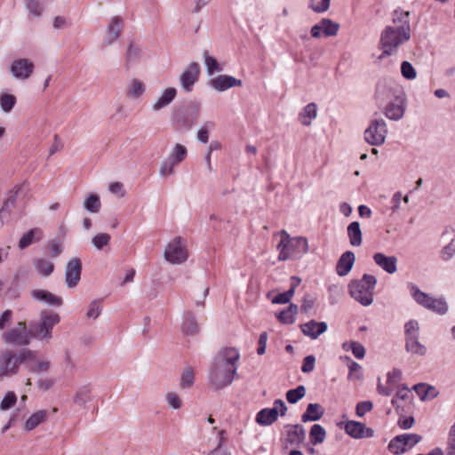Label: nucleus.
I'll use <instances>...</instances> for the list:
<instances>
[{
	"label": "nucleus",
	"mask_w": 455,
	"mask_h": 455,
	"mask_svg": "<svg viewBox=\"0 0 455 455\" xmlns=\"http://www.w3.org/2000/svg\"><path fill=\"white\" fill-rule=\"evenodd\" d=\"M405 349L409 353L419 355H425L427 353V348L419 342V336H411L405 339Z\"/></svg>",
	"instance_id": "35"
},
{
	"label": "nucleus",
	"mask_w": 455,
	"mask_h": 455,
	"mask_svg": "<svg viewBox=\"0 0 455 455\" xmlns=\"http://www.w3.org/2000/svg\"><path fill=\"white\" fill-rule=\"evenodd\" d=\"M204 60L208 75H212L214 72L222 71V67L218 63L216 59L210 56L207 52H204Z\"/></svg>",
	"instance_id": "46"
},
{
	"label": "nucleus",
	"mask_w": 455,
	"mask_h": 455,
	"mask_svg": "<svg viewBox=\"0 0 455 455\" xmlns=\"http://www.w3.org/2000/svg\"><path fill=\"white\" fill-rule=\"evenodd\" d=\"M344 429L348 435L355 439L371 438L374 435L372 428L367 427L363 423L358 421H347Z\"/></svg>",
	"instance_id": "18"
},
{
	"label": "nucleus",
	"mask_w": 455,
	"mask_h": 455,
	"mask_svg": "<svg viewBox=\"0 0 455 455\" xmlns=\"http://www.w3.org/2000/svg\"><path fill=\"white\" fill-rule=\"evenodd\" d=\"M110 239L111 236L108 233H100L92 238V243L96 249L101 250L109 243Z\"/></svg>",
	"instance_id": "53"
},
{
	"label": "nucleus",
	"mask_w": 455,
	"mask_h": 455,
	"mask_svg": "<svg viewBox=\"0 0 455 455\" xmlns=\"http://www.w3.org/2000/svg\"><path fill=\"white\" fill-rule=\"evenodd\" d=\"M195 383V372L194 370L188 366L186 367L180 375V387L181 389H187L193 387Z\"/></svg>",
	"instance_id": "41"
},
{
	"label": "nucleus",
	"mask_w": 455,
	"mask_h": 455,
	"mask_svg": "<svg viewBox=\"0 0 455 455\" xmlns=\"http://www.w3.org/2000/svg\"><path fill=\"white\" fill-rule=\"evenodd\" d=\"M35 66L28 59H16L10 65L12 76L18 80H27L34 72Z\"/></svg>",
	"instance_id": "13"
},
{
	"label": "nucleus",
	"mask_w": 455,
	"mask_h": 455,
	"mask_svg": "<svg viewBox=\"0 0 455 455\" xmlns=\"http://www.w3.org/2000/svg\"><path fill=\"white\" fill-rule=\"evenodd\" d=\"M293 290L289 289L288 291L279 293L272 299L273 304H286L288 303L291 298L293 297Z\"/></svg>",
	"instance_id": "60"
},
{
	"label": "nucleus",
	"mask_w": 455,
	"mask_h": 455,
	"mask_svg": "<svg viewBox=\"0 0 455 455\" xmlns=\"http://www.w3.org/2000/svg\"><path fill=\"white\" fill-rule=\"evenodd\" d=\"M100 206V197L95 194L89 195L84 201V208L92 213H98Z\"/></svg>",
	"instance_id": "44"
},
{
	"label": "nucleus",
	"mask_w": 455,
	"mask_h": 455,
	"mask_svg": "<svg viewBox=\"0 0 455 455\" xmlns=\"http://www.w3.org/2000/svg\"><path fill=\"white\" fill-rule=\"evenodd\" d=\"M20 189V186H15L12 190L10 191L8 197L4 202L3 207L0 210V217L3 219L5 213H9L15 205L16 196Z\"/></svg>",
	"instance_id": "39"
},
{
	"label": "nucleus",
	"mask_w": 455,
	"mask_h": 455,
	"mask_svg": "<svg viewBox=\"0 0 455 455\" xmlns=\"http://www.w3.org/2000/svg\"><path fill=\"white\" fill-rule=\"evenodd\" d=\"M24 7L29 15L39 18L44 12V6L40 0H23Z\"/></svg>",
	"instance_id": "37"
},
{
	"label": "nucleus",
	"mask_w": 455,
	"mask_h": 455,
	"mask_svg": "<svg viewBox=\"0 0 455 455\" xmlns=\"http://www.w3.org/2000/svg\"><path fill=\"white\" fill-rule=\"evenodd\" d=\"M32 339L31 329L25 322H18L14 327L2 333L3 341L11 346H28Z\"/></svg>",
	"instance_id": "7"
},
{
	"label": "nucleus",
	"mask_w": 455,
	"mask_h": 455,
	"mask_svg": "<svg viewBox=\"0 0 455 455\" xmlns=\"http://www.w3.org/2000/svg\"><path fill=\"white\" fill-rule=\"evenodd\" d=\"M33 265L36 273L43 277H48L54 271V263L44 258L35 259Z\"/></svg>",
	"instance_id": "30"
},
{
	"label": "nucleus",
	"mask_w": 455,
	"mask_h": 455,
	"mask_svg": "<svg viewBox=\"0 0 455 455\" xmlns=\"http://www.w3.org/2000/svg\"><path fill=\"white\" fill-rule=\"evenodd\" d=\"M43 238V231L41 228H32L27 233H25L19 242V248L23 250L29 246L31 243L35 242H38Z\"/></svg>",
	"instance_id": "31"
},
{
	"label": "nucleus",
	"mask_w": 455,
	"mask_h": 455,
	"mask_svg": "<svg viewBox=\"0 0 455 455\" xmlns=\"http://www.w3.org/2000/svg\"><path fill=\"white\" fill-rule=\"evenodd\" d=\"M301 331L313 339H317L327 330V324L324 322H315L311 320L300 325Z\"/></svg>",
	"instance_id": "24"
},
{
	"label": "nucleus",
	"mask_w": 455,
	"mask_h": 455,
	"mask_svg": "<svg viewBox=\"0 0 455 455\" xmlns=\"http://www.w3.org/2000/svg\"><path fill=\"white\" fill-rule=\"evenodd\" d=\"M326 437L325 429L319 424H315L311 427L309 431L310 442L314 444H320L323 443Z\"/></svg>",
	"instance_id": "40"
},
{
	"label": "nucleus",
	"mask_w": 455,
	"mask_h": 455,
	"mask_svg": "<svg viewBox=\"0 0 455 455\" xmlns=\"http://www.w3.org/2000/svg\"><path fill=\"white\" fill-rule=\"evenodd\" d=\"M343 361L347 363L348 368L347 379L354 382L361 381L363 379L362 366L348 356L343 357Z\"/></svg>",
	"instance_id": "32"
},
{
	"label": "nucleus",
	"mask_w": 455,
	"mask_h": 455,
	"mask_svg": "<svg viewBox=\"0 0 455 455\" xmlns=\"http://www.w3.org/2000/svg\"><path fill=\"white\" fill-rule=\"evenodd\" d=\"M373 407V404L370 401L360 402L356 405V414L358 417H363L365 413L370 411Z\"/></svg>",
	"instance_id": "64"
},
{
	"label": "nucleus",
	"mask_w": 455,
	"mask_h": 455,
	"mask_svg": "<svg viewBox=\"0 0 455 455\" xmlns=\"http://www.w3.org/2000/svg\"><path fill=\"white\" fill-rule=\"evenodd\" d=\"M182 331L188 335H195L199 331L197 321L190 311H186L183 315Z\"/></svg>",
	"instance_id": "34"
},
{
	"label": "nucleus",
	"mask_w": 455,
	"mask_h": 455,
	"mask_svg": "<svg viewBox=\"0 0 455 455\" xmlns=\"http://www.w3.org/2000/svg\"><path fill=\"white\" fill-rule=\"evenodd\" d=\"M306 395V387L302 385L298 386L294 389H290L286 392V399L290 403H296L302 399Z\"/></svg>",
	"instance_id": "47"
},
{
	"label": "nucleus",
	"mask_w": 455,
	"mask_h": 455,
	"mask_svg": "<svg viewBox=\"0 0 455 455\" xmlns=\"http://www.w3.org/2000/svg\"><path fill=\"white\" fill-rule=\"evenodd\" d=\"M146 92V84L142 81L132 78L126 88V97L132 100H140Z\"/></svg>",
	"instance_id": "25"
},
{
	"label": "nucleus",
	"mask_w": 455,
	"mask_h": 455,
	"mask_svg": "<svg viewBox=\"0 0 455 455\" xmlns=\"http://www.w3.org/2000/svg\"><path fill=\"white\" fill-rule=\"evenodd\" d=\"M419 323L416 320H410L404 325L405 339L411 336H419Z\"/></svg>",
	"instance_id": "57"
},
{
	"label": "nucleus",
	"mask_w": 455,
	"mask_h": 455,
	"mask_svg": "<svg viewBox=\"0 0 455 455\" xmlns=\"http://www.w3.org/2000/svg\"><path fill=\"white\" fill-rule=\"evenodd\" d=\"M343 349L350 350L357 359H363L365 356V347L358 341H350L343 343Z\"/></svg>",
	"instance_id": "43"
},
{
	"label": "nucleus",
	"mask_w": 455,
	"mask_h": 455,
	"mask_svg": "<svg viewBox=\"0 0 455 455\" xmlns=\"http://www.w3.org/2000/svg\"><path fill=\"white\" fill-rule=\"evenodd\" d=\"M164 258L171 264L184 263L188 258L186 242L180 236L172 239L165 246Z\"/></svg>",
	"instance_id": "8"
},
{
	"label": "nucleus",
	"mask_w": 455,
	"mask_h": 455,
	"mask_svg": "<svg viewBox=\"0 0 455 455\" xmlns=\"http://www.w3.org/2000/svg\"><path fill=\"white\" fill-rule=\"evenodd\" d=\"M324 414V409L319 403H309L305 412L301 416V421L306 423L307 421L319 420Z\"/></svg>",
	"instance_id": "28"
},
{
	"label": "nucleus",
	"mask_w": 455,
	"mask_h": 455,
	"mask_svg": "<svg viewBox=\"0 0 455 455\" xmlns=\"http://www.w3.org/2000/svg\"><path fill=\"white\" fill-rule=\"evenodd\" d=\"M25 367L30 372H47L51 367L50 360L43 357H35V352L33 351V355L27 359L26 362L23 363Z\"/></svg>",
	"instance_id": "23"
},
{
	"label": "nucleus",
	"mask_w": 455,
	"mask_h": 455,
	"mask_svg": "<svg viewBox=\"0 0 455 455\" xmlns=\"http://www.w3.org/2000/svg\"><path fill=\"white\" fill-rule=\"evenodd\" d=\"M413 389L416 391L421 400H425L430 392H435V388L433 387L427 386L423 383L415 385Z\"/></svg>",
	"instance_id": "59"
},
{
	"label": "nucleus",
	"mask_w": 455,
	"mask_h": 455,
	"mask_svg": "<svg viewBox=\"0 0 455 455\" xmlns=\"http://www.w3.org/2000/svg\"><path fill=\"white\" fill-rule=\"evenodd\" d=\"M428 310L435 312L438 315H444L448 311V305L444 299H434L433 303H431L427 308Z\"/></svg>",
	"instance_id": "50"
},
{
	"label": "nucleus",
	"mask_w": 455,
	"mask_h": 455,
	"mask_svg": "<svg viewBox=\"0 0 455 455\" xmlns=\"http://www.w3.org/2000/svg\"><path fill=\"white\" fill-rule=\"evenodd\" d=\"M339 30V23L333 22L330 19L323 18L311 28L310 33L314 38H319L322 36L329 37L336 36Z\"/></svg>",
	"instance_id": "14"
},
{
	"label": "nucleus",
	"mask_w": 455,
	"mask_h": 455,
	"mask_svg": "<svg viewBox=\"0 0 455 455\" xmlns=\"http://www.w3.org/2000/svg\"><path fill=\"white\" fill-rule=\"evenodd\" d=\"M406 286L412 299L419 306L427 309L429 305L433 303L435 298L422 291L415 283H408Z\"/></svg>",
	"instance_id": "22"
},
{
	"label": "nucleus",
	"mask_w": 455,
	"mask_h": 455,
	"mask_svg": "<svg viewBox=\"0 0 455 455\" xmlns=\"http://www.w3.org/2000/svg\"><path fill=\"white\" fill-rule=\"evenodd\" d=\"M164 397L168 406L172 410H180L182 408L183 402L176 392L169 391L165 394Z\"/></svg>",
	"instance_id": "49"
},
{
	"label": "nucleus",
	"mask_w": 455,
	"mask_h": 455,
	"mask_svg": "<svg viewBox=\"0 0 455 455\" xmlns=\"http://www.w3.org/2000/svg\"><path fill=\"white\" fill-rule=\"evenodd\" d=\"M387 134V124L382 119H376L364 131V140L371 146H380L385 142Z\"/></svg>",
	"instance_id": "12"
},
{
	"label": "nucleus",
	"mask_w": 455,
	"mask_h": 455,
	"mask_svg": "<svg viewBox=\"0 0 455 455\" xmlns=\"http://www.w3.org/2000/svg\"><path fill=\"white\" fill-rule=\"evenodd\" d=\"M122 28L123 20L117 16L112 17L107 27L102 44L104 45H110L116 42L121 34Z\"/></svg>",
	"instance_id": "19"
},
{
	"label": "nucleus",
	"mask_w": 455,
	"mask_h": 455,
	"mask_svg": "<svg viewBox=\"0 0 455 455\" xmlns=\"http://www.w3.org/2000/svg\"><path fill=\"white\" fill-rule=\"evenodd\" d=\"M299 307L295 304H291L286 309L277 315V319L284 324H291L295 322V316L298 314Z\"/></svg>",
	"instance_id": "36"
},
{
	"label": "nucleus",
	"mask_w": 455,
	"mask_h": 455,
	"mask_svg": "<svg viewBox=\"0 0 455 455\" xmlns=\"http://www.w3.org/2000/svg\"><path fill=\"white\" fill-rule=\"evenodd\" d=\"M275 235L281 236V241L277 244L278 259L281 261L300 258L308 251V243L305 237H291L284 229Z\"/></svg>",
	"instance_id": "3"
},
{
	"label": "nucleus",
	"mask_w": 455,
	"mask_h": 455,
	"mask_svg": "<svg viewBox=\"0 0 455 455\" xmlns=\"http://www.w3.org/2000/svg\"><path fill=\"white\" fill-rule=\"evenodd\" d=\"M406 101L403 96H397L387 106L386 114H404Z\"/></svg>",
	"instance_id": "38"
},
{
	"label": "nucleus",
	"mask_w": 455,
	"mask_h": 455,
	"mask_svg": "<svg viewBox=\"0 0 455 455\" xmlns=\"http://www.w3.org/2000/svg\"><path fill=\"white\" fill-rule=\"evenodd\" d=\"M401 74L407 80H413L417 77V71L411 62L404 60L401 63Z\"/></svg>",
	"instance_id": "54"
},
{
	"label": "nucleus",
	"mask_w": 455,
	"mask_h": 455,
	"mask_svg": "<svg viewBox=\"0 0 455 455\" xmlns=\"http://www.w3.org/2000/svg\"><path fill=\"white\" fill-rule=\"evenodd\" d=\"M315 357L312 355H307L304 358L301 366V371L304 373H309L315 369Z\"/></svg>",
	"instance_id": "63"
},
{
	"label": "nucleus",
	"mask_w": 455,
	"mask_h": 455,
	"mask_svg": "<svg viewBox=\"0 0 455 455\" xmlns=\"http://www.w3.org/2000/svg\"><path fill=\"white\" fill-rule=\"evenodd\" d=\"M33 355L30 349H22L18 354L9 350L0 352V378L17 374L19 366Z\"/></svg>",
	"instance_id": "5"
},
{
	"label": "nucleus",
	"mask_w": 455,
	"mask_h": 455,
	"mask_svg": "<svg viewBox=\"0 0 455 455\" xmlns=\"http://www.w3.org/2000/svg\"><path fill=\"white\" fill-rule=\"evenodd\" d=\"M16 103L15 96L4 93L0 96V108L4 112H10Z\"/></svg>",
	"instance_id": "52"
},
{
	"label": "nucleus",
	"mask_w": 455,
	"mask_h": 455,
	"mask_svg": "<svg viewBox=\"0 0 455 455\" xmlns=\"http://www.w3.org/2000/svg\"><path fill=\"white\" fill-rule=\"evenodd\" d=\"M373 260L377 266L388 274H394L397 270V258L395 256H387L382 252H377L373 255Z\"/></svg>",
	"instance_id": "21"
},
{
	"label": "nucleus",
	"mask_w": 455,
	"mask_h": 455,
	"mask_svg": "<svg viewBox=\"0 0 455 455\" xmlns=\"http://www.w3.org/2000/svg\"><path fill=\"white\" fill-rule=\"evenodd\" d=\"M17 395L13 391H8L0 402V411H5L12 409L17 403Z\"/></svg>",
	"instance_id": "48"
},
{
	"label": "nucleus",
	"mask_w": 455,
	"mask_h": 455,
	"mask_svg": "<svg viewBox=\"0 0 455 455\" xmlns=\"http://www.w3.org/2000/svg\"><path fill=\"white\" fill-rule=\"evenodd\" d=\"M214 123L206 122L197 132L196 138L202 143H207L209 133L214 129Z\"/></svg>",
	"instance_id": "51"
},
{
	"label": "nucleus",
	"mask_w": 455,
	"mask_h": 455,
	"mask_svg": "<svg viewBox=\"0 0 455 455\" xmlns=\"http://www.w3.org/2000/svg\"><path fill=\"white\" fill-rule=\"evenodd\" d=\"M411 36L410 12L395 10L392 23L380 32L379 49L381 53L377 60L381 61L387 57L395 55L399 48L409 42Z\"/></svg>",
	"instance_id": "1"
},
{
	"label": "nucleus",
	"mask_w": 455,
	"mask_h": 455,
	"mask_svg": "<svg viewBox=\"0 0 455 455\" xmlns=\"http://www.w3.org/2000/svg\"><path fill=\"white\" fill-rule=\"evenodd\" d=\"M60 322L58 313L42 311L39 322L31 328L32 338L39 341H50L52 339V330Z\"/></svg>",
	"instance_id": "6"
},
{
	"label": "nucleus",
	"mask_w": 455,
	"mask_h": 455,
	"mask_svg": "<svg viewBox=\"0 0 455 455\" xmlns=\"http://www.w3.org/2000/svg\"><path fill=\"white\" fill-rule=\"evenodd\" d=\"M239 359L235 347H226L216 355L208 371V385L212 390L220 391L233 383Z\"/></svg>",
	"instance_id": "2"
},
{
	"label": "nucleus",
	"mask_w": 455,
	"mask_h": 455,
	"mask_svg": "<svg viewBox=\"0 0 455 455\" xmlns=\"http://www.w3.org/2000/svg\"><path fill=\"white\" fill-rule=\"evenodd\" d=\"M108 189L111 194H113L120 198L125 196V195H126V191L124 189V184L119 181H115V182L109 183Z\"/></svg>",
	"instance_id": "58"
},
{
	"label": "nucleus",
	"mask_w": 455,
	"mask_h": 455,
	"mask_svg": "<svg viewBox=\"0 0 455 455\" xmlns=\"http://www.w3.org/2000/svg\"><path fill=\"white\" fill-rule=\"evenodd\" d=\"M141 50L134 43L131 42L127 46L126 51V61L127 63L132 64L140 60Z\"/></svg>",
	"instance_id": "45"
},
{
	"label": "nucleus",
	"mask_w": 455,
	"mask_h": 455,
	"mask_svg": "<svg viewBox=\"0 0 455 455\" xmlns=\"http://www.w3.org/2000/svg\"><path fill=\"white\" fill-rule=\"evenodd\" d=\"M200 74V67L196 62H190L180 76L181 88L185 92L192 91L197 82Z\"/></svg>",
	"instance_id": "16"
},
{
	"label": "nucleus",
	"mask_w": 455,
	"mask_h": 455,
	"mask_svg": "<svg viewBox=\"0 0 455 455\" xmlns=\"http://www.w3.org/2000/svg\"><path fill=\"white\" fill-rule=\"evenodd\" d=\"M287 411V406L281 399L274 402L272 408H265L260 410L256 415V422L260 426H269L275 422L278 419V414L284 416Z\"/></svg>",
	"instance_id": "11"
},
{
	"label": "nucleus",
	"mask_w": 455,
	"mask_h": 455,
	"mask_svg": "<svg viewBox=\"0 0 455 455\" xmlns=\"http://www.w3.org/2000/svg\"><path fill=\"white\" fill-rule=\"evenodd\" d=\"M315 299L309 295V294H307L305 295L304 299H303V302L300 306V310L301 312L303 313H309L314 306H315Z\"/></svg>",
	"instance_id": "62"
},
{
	"label": "nucleus",
	"mask_w": 455,
	"mask_h": 455,
	"mask_svg": "<svg viewBox=\"0 0 455 455\" xmlns=\"http://www.w3.org/2000/svg\"><path fill=\"white\" fill-rule=\"evenodd\" d=\"M347 237L352 246L358 247L362 244V230L358 221H353L347 228Z\"/></svg>",
	"instance_id": "33"
},
{
	"label": "nucleus",
	"mask_w": 455,
	"mask_h": 455,
	"mask_svg": "<svg viewBox=\"0 0 455 455\" xmlns=\"http://www.w3.org/2000/svg\"><path fill=\"white\" fill-rule=\"evenodd\" d=\"M401 379L402 371L398 369H394L393 371H389L387 375V384L392 386L395 388L396 384L401 380Z\"/></svg>",
	"instance_id": "61"
},
{
	"label": "nucleus",
	"mask_w": 455,
	"mask_h": 455,
	"mask_svg": "<svg viewBox=\"0 0 455 455\" xmlns=\"http://www.w3.org/2000/svg\"><path fill=\"white\" fill-rule=\"evenodd\" d=\"M92 400V388L89 385L81 386L73 397L74 403L80 407H85Z\"/></svg>",
	"instance_id": "29"
},
{
	"label": "nucleus",
	"mask_w": 455,
	"mask_h": 455,
	"mask_svg": "<svg viewBox=\"0 0 455 455\" xmlns=\"http://www.w3.org/2000/svg\"><path fill=\"white\" fill-rule=\"evenodd\" d=\"M102 311V307L100 305V301L98 299L92 300L88 307L86 312V316L88 318L96 319L100 316Z\"/></svg>",
	"instance_id": "56"
},
{
	"label": "nucleus",
	"mask_w": 455,
	"mask_h": 455,
	"mask_svg": "<svg viewBox=\"0 0 455 455\" xmlns=\"http://www.w3.org/2000/svg\"><path fill=\"white\" fill-rule=\"evenodd\" d=\"M377 279L374 275L364 274L360 280L353 281L349 285L351 297L361 305L367 307L373 302Z\"/></svg>",
	"instance_id": "4"
},
{
	"label": "nucleus",
	"mask_w": 455,
	"mask_h": 455,
	"mask_svg": "<svg viewBox=\"0 0 455 455\" xmlns=\"http://www.w3.org/2000/svg\"><path fill=\"white\" fill-rule=\"evenodd\" d=\"M30 296L34 300L43 302L52 307H60L63 303L60 297L46 290L34 289L30 291Z\"/></svg>",
	"instance_id": "20"
},
{
	"label": "nucleus",
	"mask_w": 455,
	"mask_h": 455,
	"mask_svg": "<svg viewBox=\"0 0 455 455\" xmlns=\"http://www.w3.org/2000/svg\"><path fill=\"white\" fill-rule=\"evenodd\" d=\"M305 429L300 425L291 426L287 431V436L290 443H300L305 438Z\"/></svg>",
	"instance_id": "42"
},
{
	"label": "nucleus",
	"mask_w": 455,
	"mask_h": 455,
	"mask_svg": "<svg viewBox=\"0 0 455 455\" xmlns=\"http://www.w3.org/2000/svg\"><path fill=\"white\" fill-rule=\"evenodd\" d=\"M355 261V256L353 251H347L343 253V276L350 272Z\"/></svg>",
	"instance_id": "55"
},
{
	"label": "nucleus",
	"mask_w": 455,
	"mask_h": 455,
	"mask_svg": "<svg viewBox=\"0 0 455 455\" xmlns=\"http://www.w3.org/2000/svg\"><path fill=\"white\" fill-rule=\"evenodd\" d=\"M188 155V150L181 144H175L170 151L168 157L162 163L159 169L161 177H168L174 174V169L179 165Z\"/></svg>",
	"instance_id": "9"
},
{
	"label": "nucleus",
	"mask_w": 455,
	"mask_h": 455,
	"mask_svg": "<svg viewBox=\"0 0 455 455\" xmlns=\"http://www.w3.org/2000/svg\"><path fill=\"white\" fill-rule=\"evenodd\" d=\"M177 91L173 87L164 89L161 95L156 99L153 104V110L158 111L163 108L168 106L176 97Z\"/></svg>",
	"instance_id": "27"
},
{
	"label": "nucleus",
	"mask_w": 455,
	"mask_h": 455,
	"mask_svg": "<svg viewBox=\"0 0 455 455\" xmlns=\"http://www.w3.org/2000/svg\"><path fill=\"white\" fill-rule=\"evenodd\" d=\"M48 419V411L46 410H39L32 413L25 421L23 429L30 432L37 427L41 423Z\"/></svg>",
	"instance_id": "26"
},
{
	"label": "nucleus",
	"mask_w": 455,
	"mask_h": 455,
	"mask_svg": "<svg viewBox=\"0 0 455 455\" xmlns=\"http://www.w3.org/2000/svg\"><path fill=\"white\" fill-rule=\"evenodd\" d=\"M82 273V262L78 258L70 259L65 267V282L68 288H75L80 279Z\"/></svg>",
	"instance_id": "15"
},
{
	"label": "nucleus",
	"mask_w": 455,
	"mask_h": 455,
	"mask_svg": "<svg viewBox=\"0 0 455 455\" xmlns=\"http://www.w3.org/2000/svg\"><path fill=\"white\" fill-rule=\"evenodd\" d=\"M242 84V80L228 75H220L208 81L209 87L218 92L227 91L233 87L241 86Z\"/></svg>",
	"instance_id": "17"
},
{
	"label": "nucleus",
	"mask_w": 455,
	"mask_h": 455,
	"mask_svg": "<svg viewBox=\"0 0 455 455\" xmlns=\"http://www.w3.org/2000/svg\"><path fill=\"white\" fill-rule=\"evenodd\" d=\"M422 437L418 434H403L394 437L389 444L388 450L395 455H400L411 450L421 441Z\"/></svg>",
	"instance_id": "10"
}]
</instances>
